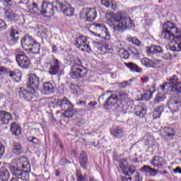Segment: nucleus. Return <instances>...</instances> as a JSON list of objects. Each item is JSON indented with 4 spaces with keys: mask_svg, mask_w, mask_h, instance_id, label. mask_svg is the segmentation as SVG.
Instances as JSON below:
<instances>
[{
    "mask_svg": "<svg viewBox=\"0 0 181 181\" xmlns=\"http://www.w3.org/2000/svg\"><path fill=\"white\" fill-rule=\"evenodd\" d=\"M141 80L142 81H144V83H148V81H149V78L146 76H144L141 77Z\"/></svg>",
    "mask_w": 181,
    "mask_h": 181,
    "instance_id": "obj_63",
    "label": "nucleus"
},
{
    "mask_svg": "<svg viewBox=\"0 0 181 181\" xmlns=\"http://www.w3.org/2000/svg\"><path fill=\"white\" fill-rule=\"evenodd\" d=\"M97 18V10L94 8H83L80 12V19L85 22H93Z\"/></svg>",
    "mask_w": 181,
    "mask_h": 181,
    "instance_id": "obj_8",
    "label": "nucleus"
},
{
    "mask_svg": "<svg viewBox=\"0 0 181 181\" xmlns=\"http://www.w3.org/2000/svg\"><path fill=\"white\" fill-rule=\"evenodd\" d=\"M80 163L82 168H84L85 169L87 168L86 165L87 163V154H86L85 152H82L80 154Z\"/></svg>",
    "mask_w": 181,
    "mask_h": 181,
    "instance_id": "obj_41",
    "label": "nucleus"
},
{
    "mask_svg": "<svg viewBox=\"0 0 181 181\" xmlns=\"http://www.w3.org/2000/svg\"><path fill=\"white\" fill-rule=\"evenodd\" d=\"M163 105H160L158 107L156 108L153 112V118L156 119L160 117V114L163 112Z\"/></svg>",
    "mask_w": 181,
    "mask_h": 181,
    "instance_id": "obj_38",
    "label": "nucleus"
},
{
    "mask_svg": "<svg viewBox=\"0 0 181 181\" xmlns=\"http://www.w3.org/2000/svg\"><path fill=\"white\" fill-rule=\"evenodd\" d=\"M101 4L105 6V8H110L112 11H117V4H115V1H111L110 3L108 0H101Z\"/></svg>",
    "mask_w": 181,
    "mask_h": 181,
    "instance_id": "obj_31",
    "label": "nucleus"
},
{
    "mask_svg": "<svg viewBox=\"0 0 181 181\" xmlns=\"http://www.w3.org/2000/svg\"><path fill=\"white\" fill-rule=\"evenodd\" d=\"M28 9L31 13H40V8H39V4L36 3H32L28 6Z\"/></svg>",
    "mask_w": 181,
    "mask_h": 181,
    "instance_id": "obj_35",
    "label": "nucleus"
},
{
    "mask_svg": "<svg viewBox=\"0 0 181 181\" xmlns=\"http://www.w3.org/2000/svg\"><path fill=\"white\" fill-rule=\"evenodd\" d=\"M33 3L40 7L45 4V1L43 0H33Z\"/></svg>",
    "mask_w": 181,
    "mask_h": 181,
    "instance_id": "obj_54",
    "label": "nucleus"
},
{
    "mask_svg": "<svg viewBox=\"0 0 181 181\" xmlns=\"http://www.w3.org/2000/svg\"><path fill=\"white\" fill-rule=\"evenodd\" d=\"M140 170L143 173H149L153 177L156 176L158 175V170H155L154 168H151L149 165H144L140 168Z\"/></svg>",
    "mask_w": 181,
    "mask_h": 181,
    "instance_id": "obj_25",
    "label": "nucleus"
},
{
    "mask_svg": "<svg viewBox=\"0 0 181 181\" xmlns=\"http://www.w3.org/2000/svg\"><path fill=\"white\" fill-rule=\"evenodd\" d=\"M74 106H71L66 110H64V112L63 114V117L65 118H71L73 115H74V110H73Z\"/></svg>",
    "mask_w": 181,
    "mask_h": 181,
    "instance_id": "obj_39",
    "label": "nucleus"
},
{
    "mask_svg": "<svg viewBox=\"0 0 181 181\" xmlns=\"http://www.w3.org/2000/svg\"><path fill=\"white\" fill-rule=\"evenodd\" d=\"M147 52L153 53L154 54H158V53H163V49H162V47L158 45H152L147 49Z\"/></svg>",
    "mask_w": 181,
    "mask_h": 181,
    "instance_id": "obj_32",
    "label": "nucleus"
},
{
    "mask_svg": "<svg viewBox=\"0 0 181 181\" xmlns=\"http://www.w3.org/2000/svg\"><path fill=\"white\" fill-rule=\"evenodd\" d=\"M141 63L146 67H151V60L148 58H143L141 60Z\"/></svg>",
    "mask_w": 181,
    "mask_h": 181,
    "instance_id": "obj_47",
    "label": "nucleus"
},
{
    "mask_svg": "<svg viewBox=\"0 0 181 181\" xmlns=\"http://www.w3.org/2000/svg\"><path fill=\"white\" fill-rule=\"evenodd\" d=\"M41 6L42 8L40 9V13L42 15H53V5H52V4L45 2Z\"/></svg>",
    "mask_w": 181,
    "mask_h": 181,
    "instance_id": "obj_20",
    "label": "nucleus"
},
{
    "mask_svg": "<svg viewBox=\"0 0 181 181\" xmlns=\"http://www.w3.org/2000/svg\"><path fill=\"white\" fill-rule=\"evenodd\" d=\"M119 54L121 59H124V60L129 59V51H127L124 49H120L119 50Z\"/></svg>",
    "mask_w": 181,
    "mask_h": 181,
    "instance_id": "obj_43",
    "label": "nucleus"
},
{
    "mask_svg": "<svg viewBox=\"0 0 181 181\" xmlns=\"http://www.w3.org/2000/svg\"><path fill=\"white\" fill-rule=\"evenodd\" d=\"M77 181H96L94 177H88L87 174L76 173Z\"/></svg>",
    "mask_w": 181,
    "mask_h": 181,
    "instance_id": "obj_36",
    "label": "nucleus"
},
{
    "mask_svg": "<svg viewBox=\"0 0 181 181\" xmlns=\"http://www.w3.org/2000/svg\"><path fill=\"white\" fill-rule=\"evenodd\" d=\"M174 173H179V175H181V168L180 167H176L173 170Z\"/></svg>",
    "mask_w": 181,
    "mask_h": 181,
    "instance_id": "obj_57",
    "label": "nucleus"
},
{
    "mask_svg": "<svg viewBox=\"0 0 181 181\" xmlns=\"http://www.w3.org/2000/svg\"><path fill=\"white\" fill-rule=\"evenodd\" d=\"M127 67L129 69V70H131V71L136 73H141L142 71V69L141 67L132 62L129 63Z\"/></svg>",
    "mask_w": 181,
    "mask_h": 181,
    "instance_id": "obj_40",
    "label": "nucleus"
},
{
    "mask_svg": "<svg viewBox=\"0 0 181 181\" xmlns=\"http://www.w3.org/2000/svg\"><path fill=\"white\" fill-rule=\"evenodd\" d=\"M134 115L139 118H144L146 115V108L142 105H137L134 110Z\"/></svg>",
    "mask_w": 181,
    "mask_h": 181,
    "instance_id": "obj_23",
    "label": "nucleus"
},
{
    "mask_svg": "<svg viewBox=\"0 0 181 181\" xmlns=\"http://www.w3.org/2000/svg\"><path fill=\"white\" fill-rule=\"evenodd\" d=\"M72 78H83L87 76V69L81 65V62L77 60V62L71 66V71L69 74Z\"/></svg>",
    "mask_w": 181,
    "mask_h": 181,
    "instance_id": "obj_6",
    "label": "nucleus"
},
{
    "mask_svg": "<svg viewBox=\"0 0 181 181\" xmlns=\"http://www.w3.org/2000/svg\"><path fill=\"white\" fill-rule=\"evenodd\" d=\"M105 18L108 22L115 23L114 30L115 32H124L125 29H131L134 27V23L129 16H125L122 12L114 14L112 12L107 13Z\"/></svg>",
    "mask_w": 181,
    "mask_h": 181,
    "instance_id": "obj_1",
    "label": "nucleus"
},
{
    "mask_svg": "<svg viewBox=\"0 0 181 181\" xmlns=\"http://www.w3.org/2000/svg\"><path fill=\"white\" fill-rule=\"evenodd\" d=\"M160 88L163 91L169 90L176 93L177 94L181 93V82H179L177 76L174 75L170 78L169 82L165 83L160 86Z\"/></svg>",
    "mask_w": 181,
    "mask_h": 181,
    "instance_id": "obj_5",
    "label": "nucleus"
},
{
    "mask_svg": "<svg viewBox=\"0 0 181 181\" xmlns=\"http://www.w3.org/2000/svg\"><path fill=\"white\" fill-rule=\"evenodd\" d=\"M97 102L94 101H90L88 103V105L86 106L87 108H93L95 109V105H97Z\"/></svg>",
    "mask_w": 181,
    "mask_h": 181,
    "instance_id": "obj_52",
    "label": "nucleus"
},
{
    "mask_svg": "<svg viewBox=\"0 0 181 181\" xmlns=\"http://www.w3.org/2000/svg\"><path fill=\"white\" fill-rule=\"evenodd\" d=\"M43 91L47 93H54V87L53 86V84L49 82L45 83L43 85Z\"/></svg>",
    "mask_w": 181,
    "mask_h": 181,
    "instance_id": "obj_37",
    "label": "nucleus"
},
{
    "mask_svg": "<svg viewBox=\"0 0 181 181\" xmlns=\"http://www.w3.org/2000/svg\"><path fill=\"white\" fill-rule=\"evenodd\" d=\"M5 18L8 22L13 23L16 19V14L12 10H7L5 11Z\"/></svg>",
    "mask_w": 181,
    "mask_h": 181,
    "instance_id": "obj_29",
    "label": "nucleus"
},
{
    "mask_svg": "<svg viewBox=\"0 0 181 181\" xmlns=\"http://www.w3.org/2000/svg\"><path fill=\"white\" fill-rule=\"evenodd\" d=\"M125 162H127L125 159H121L119 161V168L122 169V172H125V170H127V166H125Z\"/></svg>",
    "mask_w": 181,
    "mask_h": 181,
    "instance_id": "obj_48",
    "label": "nucleus"
},
{
    "mask_svg": "<svg viewBox=\"0 0 181 181\" xmlns=\"http://www.w3.org/2000/svg\"><path fill=\"white\" fill-rule=\"evenodd\" d=\"M175 33H177V28L175 24L168 21L163 24L161 36L163 39H165L169 45L170 50L171 52H179V44L173 42L175 40Z\"/></svg>",
    "mask_w": 181,
    "mask_h": 181,
    "instance_id": "obj_2",
    "label": "nucleus"
},
{
    "mask_svg": "<svg viewBox=\"0 0 181 181\" xmlns=\"http://www.w3.org/2000/svg\"><path fill=\"white\" fill-rule=\"evenodd\" d=\"M93 28L94 30H96V33L94 32H91L93 35H96L101 37L102 39H105L106 40H110L111 39V35H110V33L108 32V29L105 28V25L103 23H94L93 25Z\"/></svg>",
    "mask_w": 181,
    "mask_h": 181,
    "instance_id": "obj_7",
    "label": "nucleus"
},
{
    "mask_svg": "<svg viewBox=\"0 0 181 181\" xmlns=\"http://www.w3.org/2000/svg\"><path fill=\"white\" fill-rule=\"evenodd\" d=\"M128 98V95L124 91L117 92L115 94H112L107 98V99L103 103V108L105 110H110L112 107H114L118 101H124Z\"/></svg>",
    "mask_w": 181,
    "mask_h": 181,
    "instance_id": "obj_3",
    "label": "nucleus"
},
{
    "mask_svg": "<svg viewBox=\"0 0 181 181\" xmlns=\"http://www.w3.org/2000/svg\"><path fill=\"white\" fill-rule=\"evenodd\" d=\"M28 142H30L31 144H33V146L40 145V144H41L40 140H39L37 138H36L33 136H30L28 137Z\"/></svg>",
    "mask_w": 181,
    "mask_h": 181,
    "instance_id": "obj_44",
    "label": "nucleus"
},
{
    "mask_svg": "<svg viewBox=\"0 0 181 181\" xmlns=\"http://www.w3.org/2000/svg\"><path fill=\"white\" fill-rule=\"evenodd\" d=\"M162 62L159 59H152L151 66L153 69H160L162 67Z\"/></svg>",
    "mask_w": 181,
    "mask_h": 181,
    "instance_id": "obj_42",
    "label": "nucleus"
},
{
    "mask_svg": "<svg viewBox=\"0 0 181 181\" xmlns=\"http://www.w3.org/2000/svg\"><path fill=\"white\" fill-rule=\"evenodd\" d=\"M0 29L1 30H5L8 29V25L6 23L4 20L0 19Z\"/></svg>",
    "mask_w": 181,
    "mask_h": 181,
    "instance_id": "obj_51",
    "label": "nucleus"
},
{
    "mask_svg": "<svg viewBox=\"0 0 181 181\" xmlns=\"http://www.w3.org/2000/svg\"><path fill=\"white\" fill-rule=\"evenodd\" d=\"M35 93L36 90L28 87V89L21 90L19 95L21 100H25V101H30V100L35 97Z\"/></svg>",
    "mask_w": 181,
    "mask_h": 181,
    "instance_id": "obj_15",
    "label": "nucleus"
},
{
    "mask_svg": "<svg viewBox=\"0 0 181 181\" xmlns=\"http://www.w3.org/2000/svg\"><path fill=\"white\" fill-rule=\"evenodd\" d=\"M5 153V146L0 144V159L2 158V156H4V154Z\"/></svg>",
    "mask_w": 181,
    "mask_h": 181,
    "instance_id": "obj_53",
    "label": "nucleus"
},
{
    "mask_svg": "<svg viewBox=\"0 0 181 181\" xmlns=\"http://www.w3.org/2000/svg\"><path fill=\"white\" fill-rule=\"evenodd\" d=\"M125 176H135L138 175L136 170L132 167H129L127 172H124Z\"/></svg>",
    "mask_w": 181,
    "mask_h": 181,
    "instance_id": "obj_45",
    "label": "nucleus"
},
{
    "mask_svg": "<svg viewBox=\"0 0 181 181\" xmlns=\"http://www.w3.org/2000/svg\"><path fill=\"white\" fill-rule=\"evenodd\" d=\"M111 134L115 138H122L124 136V128L121 126H116L111 130Z\"/></svg>",
    "mask_w": 181,
    "mask_h": 181,
    "instance_id": "obj_24",
    "label": "nucleus"
},
{
    "mask_svg": "<svg viewBox=\"0 0 181 181\" xmlns=\"http://www.w3.org/2000/svg\"><path fill=\"white\" fill-rule=\"evenodd\" d=\"M132 82V79H130L128 81H123L121 84L122 85V87H127V86H131Z\"/></svg>",
    "mask_w": 181,
    "mask_h": 181,
    "instance_id": "obj_55",
    "label": "nucleus"
},
{
    "mask_svg": "<svg viewBox=\"0 0 181 181\" xmlns=\"http://www.w3.org/2000/svg\"><path fill=\"white\" fill-rule=\"evenodd\" d=\"M9 77H16V72L13 71H8Z\"/></svg>",
    "mask_w": 181,
    "mask_h": 181,
    "instance_id": "obj_61",
    "label": "nucleus"
},
{
    "mask_svg": "<svg viewBox=\"0 0 181 181\" xmlns=\"http://www.w3.org/2000/svg\"><path fill=\"white\" fill-rule=\"evenodd\" d=\"M153 93H155L154 88L146 90L144 94H141V101H149V100L153 97Z\"/></svg>",
    "mask_w": 181,
    "mask_h": 181,
    "instance_id": "obj_27",
    "label": "nucleus"
},
{
    "mask_svg": "<svg viewBox=\"0 0 181 181\" xmlns=\"http://www.w3.org/2000/svg\"><path fill=\"white\" fill-rule=\"evenodd\" d=\"M129 42L130 43H132V45H134L135 46H137L138 47H141L142 46V42L139 40V39L136 37H132L131 38Z\"/></svg>",
    "mask_w": 181,
    "mask_h": 181,
    "instance_id": "obj_46",
    "label": "nucleus"
},
{
    "mask_svg": "<svg viewBox=\"0 0 181 181\" xmlns=\"http://www.w3.org/2000/svg\"><path fill=\"white\" fill-rule=\"evenodd\" d=\"M10 176H11V174L9 173V171L6 170V168L0 169V180L1 181L9 180Z\"/></svg>",
    "mask_w": 181,
    "mask_h": 181,
    "instance_id": "obj_30",
    "label": "nucleus"
},
{
    "mask_svg": "<svg viewBox=\"0 0 181 181\" xmlns=\"http://www.w3.org/2000/svg\"><path fill=\"white\" fill-rule=\"evenodd\" d=\"M168 107L173 112H177L181 107L180 97H173L169 101Z\"/></svg>",
    "mask_w": 181,
    "mask_h": 181,
    "instance_id": "obj_16",
    "label": "nucleus"
},
{
    "mask_svg": "<svg viewBox=\"0 0 181 181\" xmlns=\"http://www.w3.org/2000/svg\"><path fill=\"white\" fill-rule=\"evenodd\" d=\"M105 93H103L100 95V97L98 98V103L99 104H101V103H103V101H104L105 100Z\"/></svg>",
    "mask_w": 181,
    "mask_h": 181,
    "instance_id": "obj_58",
    "label": "nucleus"
},
{
    "mask_svg": "<svg viewBox=\"0 0 181 181\" xmlns=\"http://www.w3.org/2000/svg\"><path fill=\"white\" fill-rule=\"evenodd\" d=\"M11 131L13 135H15V136H19L22 132V129H21V126H19V124L16 122H13L11 124Z\"/></svg>",
    "mask_w": 181,
    "mask_h": 181,
    "instance_id": "obj_28",
    "label": "nucleus"
},
{
    "mask_svg": "<svg viewBox=\"0 0 181 181\" xmlns=\"http://www.w3.org/2000/svg\"><path fill=\"white\" fill-rule=\"evenodd\" d=\"M16 60L22 69H28L30 64V60L28 58V56L23 53L16 54Z\"/></svg>",
    "mask_w": 181,
    "mask_h": 181,
    "instance_id": "obj_11",
    "label": "nucleus"
},
{
    "mask_svg": "<svg viewBox=\"0 0 181 181\" xmlns=\"http://www.w3.org/2000/svg\"><path fill=\"white\" fill-rule=\"evenodd\" d=\"M40 85V79L37 76L34 74L30 75L28 78V88H31V90H37L39 88V86Z\"/></svg>",
    "mask_w": 181,
    "mask_h": 181,
    "instance_id": "obj_14",
    "label": "nucleus"
},
{
    "mask_svg": "<svg viewBox=\"0 0 181 181\" xmlns=\"http://www.w3.org/2000/svg\"><path fill=\"white\" fill-rule=\"evenodd\" d=\"M8 69L6 67L0 66V73H6Z\"/></svg>",
    "mask_w": 181,
    "mask_h": 181,
    "instance_id": "obj_60",
    "label": "nucleus"
},
{
    "mask_svg": "<svg viewBox=\"0 0 181 181\" xmlns=\"http://www.w3.org/2000/svg\"><path fill=\"white\" fill-rule=\"evenodd\" d=\"M163 59L165 60H170L172 59V54L168 52L163 56Z\"/></svg>",
    "mask_w": 181,
    "mask_h": 181,
    "instance_id": "obj_56",
    "label": "nucleus"
},
{
    "mask_svg": "<svg viewBox=\"0 0 181 181\" xmlns=\"http://www.w3.org/2000/svg\"><path fill=\"white\" fill-rule=\"evenodd\" d=\"M134 181H142V177H139V174L137 173L135 175H134Z\"/></svg>",
    "mask_w": 181,
    "mask_h": 181,
    "instance_id": "obj_59",
    "label": "nucleus"
},
{
    "mask_svg": "<svg viewBox=\"0 0 181 181\" xmlns=\"http://www.w3.org/2000/svg\"><path fill=\"white\" fill-rule=\"evenodd\" d=\"M11 151L14 155H21V153H23V147H22L20 143L14 142L12 146Z\"/></svg>",
    "mask_w": 181,
    "mask_h": 181,
    "instance_id": "obj_26",
    "label": "nucleus"
},
{
    "mask_svg": "<svg viewBox=\"0 0 181 181\" xmlns=\"http://www.w3.org/2000/svg\"><path fill=\"white\" fill-rule=\"evenodd\" d=\"M67 162H69V160H67V159L66 158H62L60 160V165H66V163H67Z\"/></svg>",
    "mask_w": 181,
    "mask_h": 181,
    "instance_id": "obj_64",
    "label": "nucleus"
},
{
    "mask_svg": "<svg viewBox=\"0 0 181 181\" xmlns=\"http://www.w3.org/2000/svg\"><path fill=\"white\" fill-rule=\"evenodd\" d=\"M28 50L34 54H39L40 52V44H39L37 41L34 42Z\"/></svg>",
    "mask_w": 181,
    "mask_h": 181,
    "instance_id": "obj_34",
    "label": "nucleus"
},
{
    "mask_svg": "<svg viewBox=\"0 0 181 181\" xmlns=\"http://www.w3.org/2000/svg\"><path fill=\"white\" fill-rule=\"evenodd\" d=\"M54 4L55 8L59 11H62L65 16H73L74 15V8L70 4L66 2L61 3L60 1H55Z\"/></svg>",
    "mask_w": 181,
    "mask_h": 181,
    "instance_id": "obj_9",
    "label": "nucleus"
},
{
    "mask_svg": "<svg viewBox=\"0 0 181 181\" xmlns=\"http://www.w3.org/2000/svg\"><path fill=\"white\" fill-rule=\"evenodd\" d=\"M21 168L23 169H30V165L27 162L25 164H21L19 167L11 166L10 169L12 175L20 180H29V170H23Z\"/></svg>",
    "mask_w": 181,
    "mask_h": 181,
    "instance_id": "obj_4",
    "label": "nucleus"
},
{
    "mask_svg": "<svg viewBox=\"0 0 181 181\" xmlns=\"http://www.w3.org/2000/svg\"><path fill=\"white\" fill-rule=\"evenodd\" d=\"M12 119V115L6 111H0V124L6 125L9 124V121Z\"/></svg>",
    "mask_w": 181,
    "mask_h": 181,
    "instance_id": "obj_21",
    "label": "nucleus"
},
{
    "mask_svg": "<svg viewBox=\"0 0 181 181\" xmlns=\"http://www.w3.org/2000/svg\"><path fill=\"white\" fill-rule=\"evenodd\" d=\"M161 134L166 141H173L176 136V130L173 127H165Z\"/></svg>",
    "mask_w": 181,
    "mask_h": 181,
    "instance_id": "obj_12",
    "label": "nucleus"
},
{
    "mask_svg": "<svg viewBox=\"0 0 181 181\" xmlns=\"http://www.w3.org/2000/svg\"><path fill=\"white\" fill-rule=\"evenodd\" d=\"M75 46H76L78 49L82 50V52H87V53L91 52V48L88 44V40H87V37L84 35H81L76 39Z\"/></svg>",
    "mask_w": 181,
    "mask_h": 181,
    "instance_id": "obj_10",
    "label": "nucleus"
},
{
    "mask_svg": "<svg viewBox=\"0 0 181 181\" xmlns=\"http://www.w3.org/2000/svg\"><path fill=\"white\" fill-rule=\"evenodd\" d=\"M151 165L158 168V169H160L165 166V160L160 156H155L151 161Z\"/></svg>",
    "mask_w": 181,
    "mask_h": 181,
    "instance_id": "obj_22",
    "label": "nucleus"
},
{
    "mask_svg": "<svg viewBox=\"0 0 181 181\" xmlns=\"http://www.w3.org/2000/svg\"><path fill=\"white\" fill-rule=\"evenodd\" d=\"M60 67H62V62L56 58H53L51 62V66L49 69L48 73L51 76H57L60 71Z\"/></svg>",
    "mask_w": 181,
    "mask_h": 181,
    "instance_id": "obj_13",
    "label": "nucleus"
},
{
    "mask_svg": "<svg viewBox=\"0 0 181 181\" xmlns=\"http://www.w3.org/2000/svg\"><path fill=\"white\" fill-rule=\"evenodd\" d=\"M10 32L11 42H13V45L18 43V40H19V27L17 25L12 26L10 28Z\"/></svg>",
    "mask_w": 181,
    "mask_h": 181,
    "instance_id": "obj_17",
    "label": "nucleus"
},
{
    "mask_svg": "<svg viewBox=\"0 0 181 181\" xmlns=\"http://www.w3.org/2000/svg\"><path fill=\"white\" fill-rule=\"evenodd\" d=\"M139 54V51L136 50V49L133 48L129 51V56H133V57H135V56H138Z\"/></svg>",
    "mask_w": 181,
    "mask_h": 181,
    "instance_id": "obj_50",
    "label": "nucleus"
},
{
    "mask_svg": "<svg viewBox=\"0 0 181 181\" xmlns=\"http://www.w3.org/2000/svg\"><path fill=\"white\" fill-rule=\"evenodd\" d=\"M145 146L148 148H153L155 146V139L151 135H146L145 136Z\"/></svg>",
    "mask_w": 181,
    "mask_h": 181,
    "instance_id": "obj_33",
    "label": "nucleus"
},
{
    "mask_svg": "<svg viewBox=\"0 0 181 181\" xmlns=\"http://www.w3.org/2000/svg\"><path fill=\"white\" fill-rule=\"evenodd\" d=\"M55 103L57 105L61 107L62 110H67L70 107H74L73 104L70 103V100L67 98L64 97L63 99H55Z\"/></svg>",
    "mask_w": 181,
    "mask_h": 181,
    "instance_id": "obj_18",
    "label": "nucleus"
},
{
    "mask_svg": "<svg viewBox=\"0 0 181 181\" xmlns=\"http://www.w3.org/2000/svg\"><path fill=\"white\" fill-rule=\"evenodd\" d=\"M163 100H165V95L158 93L155 98V103H161V101H163Z\"/></svg>",
    "mask_w": 181,
    "mask_h": 181,
    "instance_id": "obj_49",
    "label": "nucleus"
},
{
    "mask_svg": "<svg viewBox=\"0 0 181 181\" xmlns=\"http://www.w3.org/2000/svg\"><path fill=\"white\" fill-rule=\"evenodd\" d=\"M44 64H45V66L46 67H49H49H52V61L47 60V62H45L44 63Z\"/></svg>",
    "mask_w": 181,
    "mask_h": 181,
    "instance_id": "obj_62",
    "label": "nucleus"
},
{
    "mask_svg": "<svg viewBox=\"0 0 181 181\" xmlns=\"http://www.w3.org/2000/svg\"><path fill=\"white\" fill-rule=\"evenodd\" d=\"M36 40L32 37L30 35H26L25 38L21 40V46L23 49L25 50H29L30 47L35 43Z\"/></svg>",
    "mask_w": 181,
    "mask_h": 181,
    "instance_id": "obj_19",
    "label": "nucleus"
}]
</instances>
